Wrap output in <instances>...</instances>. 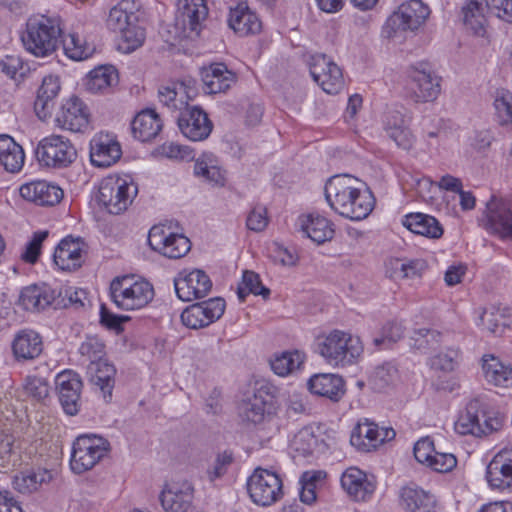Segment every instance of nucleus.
<instances>
[{"mask_svg":"<svg viewBox=\"0 0 512 512\" xmlns=\"http://www.w3.org/2000/svg\"><path fill=\"white\" fill-rule=\"evenodd\" d=\"M25 154L22 147L7 135H0V163L11 173L18 172L24 164Z\"/></svg>","mask_w":512,"mask_h":512,"instance_id":"39","label":"nucleus"},{"mask_svg":"<svg viewBox=\"0 0 512 512\" xmlns=\"http://www.w3.org/2000/svg\"><path fill=\"white\" fill-rule=\"evenodd\" d=\"M61 35L58 16L34 15L27 20L21 40L28 52L36 57H46L56 51Z\"/></svg>","mask_w":512,"mask_h":512,"instance_id":"1","label":"nucleus"},{"mask_svg":"<svg viewBox=\"0 0 512 512\" xmlns=\"http://www.w3.org/2000/svg\"><path fill=\"white\" fill-rule=\"evenodd\" d=\"M411 97L415 102L434 101L440 94L439 78L426 69L413 68L410 72Z\"/></svg>","mask_w":512,"mask_h":512,"instance_id":"25","label":"nucleus"},{"mask_svg":"<svg viewBox=\"0 0 512 512\" xmlns=\"http://www.w3.org/2000/svg\"><path fill=\"white\" fill-rule=\"evenodd\" d=\"M301 230L317 244L331 240L334 235L332 224L326 218L314 214L301 219Z\"/></svg>","mask_w":512,"mask_h":512,"instance_id":"40","label":"nucleus"},{"mask_svg":"<svg viewBox=\"0 0 512 512\" xmlns=\"http://www.w3.org/2000/svg\"><path fill=\"white\" fill-rule=\"evenodd\" d=\"M193 499L194 489L188 481L166 483L159 494V501L165 512H188Z\"/></svg>","mask_w":512,"mask_h":512,"instance_id":"17","label":"nucleus"},{"mask_svg":"<svg viewBox=\"0 0 512 512\" xmlns=\"http://www.w3.org/2000/svg\"><path fill=\"white\" fill-rule=\"evenodd\" d=\"M200 308L201 307L195 303L183 310L181 313V321L186 327L200 329L208 326L207 321L202 317V310H200Z\"/></svg>","mask_w":512,"mask_h":512,"instance_id":"64","label":"nucleus"},{"mask_svg":"<svg viewBox=\"0 0 512 512\" xmlns=\"http://www.w3.org/2000/svg\"><path fill=\"white\" fill-rule=\"evenodd\" d=\"M228 25L240 36L255 34L261 29V22L247 3L241 2L230 9Z\"/></svg>","mask_w":512,"mask_h":512,"instance_id":"32","label":"nucleus"},{"mask_svg":"<svg viewBox=\"0 0 512 512\" xmlns=\"http://www.w3.org/2000/svg\"><path fill=\"white\" fill-rule=\"evenodd\" d=\"M486 479L492 489L512 491V448H503L492 458Z\"/></svg>","mask_w":512,"mask_h":512,"instance_id":"18","label":"nucleus"},{"mask_svg":"<svg viewBox=\"0 0 512 512\" xmlns=\"http://www.w3.org/2000/svg\"><path fill=\"white\" fill-rule=\"evenodd\" d=\"M119 36V49L125 53H130L140 46L145 40L144 29L132 22L131 25L121 31Z\"/></svg>","mask_w":512,"mask_h":512,"instance_id":"53","label":"nucleus"},{"mask_svg":"<svg viewBox=\"0 0 512 512\" xmlns=\"http://www.w3.org/2000/svg\"><path fill=\"white\" fill-rule=\"evenodd\" d=\"M137 193L138 186L132 179L107 177L100 183L97 201L108 213L120 215L129 208Z\"/></svg>","mask_w":512,"mask_h":512,"instance_id":"5","label":"nucleus"},{"mask_svg":"<svg viewBox=\"0 0 512 512\" xmlns=\"http://www.w3.org/2000/svg\"><path fill=\"white\" fill-rule=\"evenodd\" d=\"M60 90L61 85L58 76L47 75L43 77L34 101V110L39 119L45 120L51 116Z\"/></svg>","mask_w":512,"mask_h":512,"instance_id":"30","label":"nucleus"},{"mask_svg":"<svg viewBox=\"0 0 512 512\" xmlns=\"http://www.w3.org/2000/svg\"><path fill=\"white\" fill-rule=\"evenodd\" d=\"M351 336L334 330L327 336L317 338V352L331 365H344Z\"/></svg>","mask_w":512,"mask_h":512,"instance_id":"24","label":"nucleus"},{"mask_svg":"<svg viewBox=\"0 0 512 512\" xmlns=\"http://www.w3.org/2000/svg\"><path fill=\"white\" fill-rule=\"evenodd\" d=\"M376 199L370 187L354 177V221L367 218L375 207Z\"/></svg>","mask_w":512,"mask_h":512,"instance_id":"44","label":"nucleus"},{"mask_svg":"<svg viewBox=\"0 0 512 512\" xmlns=\"http://www.w3.org/2000/svg\"><path fill=\"white\" fill-rule=\"evenodd\" d=\"M35 155L41 166L62 169L76 160L77 151L68 138L53 134L39 141Z\"/></svg>","mask_w":512,"mask_h":512,"instance_id":"8","label":"nucleus"},{"mask_svg":"<svg viewBox=\"0 0 512 512\" xmlns=\"http://www.w3.org/2000/svg\"><path fill=\"white\" fill-rule=\"evenodd\" d=\"M325 198L338 215L352 219V176H332L325 185Z\"/></svg>","mask_w":512,"mask_h":512,"instance_id":"12","label":"nucleus"},{"mask_svg":"<svg viewBox=\"0 0 512 512\" xmlns=\"http://www.w3.org/2000/svg\"><path fill=\"white\" fill-rule=\"evenodd\" d=\"M84 245V242L79 238L74 239L69 236L62 239L53 255L54 263L63 271L78 269L83 262Z\"/></svg>","mask_w":512,"mask_h":512,"instance_id":"29","label":"nucleus"},{"mask_svg":"<svg viewBox=\"0 0 512 512\" xmlns=\"http://www.w3.org/2000/svg\"><path fill=\"white\" fill-rule=\"evenodd\" d=\"M459 356L460 352L458 349H449L432 357L430 365L433 369L451 372L456 368Z\"/></svg>","mask_w":512,"mask_h":512,"instance_id":"60","label":"nucleus"},{"mask_svg":"<svg viewBox=\"0 0 512 512\" xmlns=\"http://www.w3.org/2000/svg\"><path fill=\"white\" fill-rule=\"evenodd\" d=\"M304 355L299 351L283 352L276 356L271 362V368L275 374L286 376L300 368L304 362Z\"/></svg>","mask_w":512,"mask_h":512,"instance_id":"51","label":"nucleus"},{"mask_svg":"<svg viewBox=\"0 0 512 512\" xmlns=\"http://www.w3.org/2000/svg\"><path fill=\"white\" fill-rule=\"evenodd\" d=\"M396 432L392 427H379L375 422L364 419L354 427V447L361 452L376 450L385 442L393 440Z\"/></svg>","mask_w":512,"mask_h":512,"instance_id":"15","label":"nucleus"},{"mask_svg":"<svg viewBox=\"0 0 512 512\" xmlns=\"http://www.w3.org/2000/svg\"><path fill=\"white\" fill-rule=\"evenodd\" d=\"M397 379V367L390 362H386L377 366L369 375L368 384L373 391L384 392L389 387L393 386Z\"/></svg>","mask_w":512,"mask_h":512,"instance_id":"47","label":"nucleus"},{"mask_svg":"<svg viewBox=\"0 0 512 512\" xmlns=\"http://www.w3.org/2000/svg\"><path fill=\"white\" fill-rule=\"evenodd\" d=\"M403 226L411 232L431 239H438L443 235V227L433 216L424 213H411L404 216Z\"/></svg>","mask_w":512,"mask_h":512,"instance_id":"37","label":"nucleus"},{"mask_svg":"<svg viewBox=\"0 0 512 512\" xmlns=\"http://www.w3.org/2000/svg\"><path fill=\"white\" fill-rule=\"evenodd\" d=\"M148 243L153 250L171 259H179L191 249V242L186 236L166 233L162 227L157 226L150 229Z\"/></svg>","mask_w":512,"mask_h":512,"instance_id":"14","label":"nucleus"},{"mask_svg":"<svg viewBox=\"0 0 512 512\" xmlns=\"http://www.w3.org/2000/svg\"><path fill=\"white\" fill-rule=\"evenodd\" d=\"M313 80L328 94H334L342 84L340 68L323 54L311 55L308 60Z\"/></svg>","mask_w":512,"mask_h":512,"instance_id":"16","label":"nucleus"},{"mask_svg":"<svg viewBox=\"0 0 512 512\" xmlns=\"http://www.w3.org/2000/svg\"><path fill=\"white\" fill-rule=\"evenodd\" d=\"M18 304L26 311L40 312L49 307L53 309L66 308V297L62 291L53 289L47 284H32L24 287L19 295Z\"/></svg>","mask_w":512,"mask_h":512,"instance_id":"11","label":"nucleus"},{"mask_svg":"<svg viewBox=\"0 0 512 512\" xmlns=\"http://www.w3.org/2000/svg\"><path fill=\"white\" fill-rule=\"evenodd\" d=\"M485 10L487 8L484 0H469L462 8L464 25L477 36H483L485 33Z\"/></svg>","mask_w":512,"mask_h":512,"instance_id":"43","label":"nucleus"},{"mask_svg":"<svg viewBox=\"0 0 512 512\" xmlns=\"http://www.w3.org/2000/svg\"><path fill=\"white\" fill-rule=\"evenodd\" d=\"M504 418L498 412L488 410L479 398L471 400L455 423V431L460 435L486 436L499 431Z\"/></svg>","mask_w":512,"mask_h":512,"instance_id":"2","label":"nucleus"},{"mask_svg":"<svg viewBox=\"0 0 512 512\" xmlns=\"http://www.w3.org/2000/svg\"><path fill=\"white\" fill-rule=\"evenodd\" d=\"M261 295L267 298L270 290L266 288L257 273L246 270L243 272L242 281L238 286L237 295L241 302H244L248 294Z\"/></svg>","mask_w":512,"mask_h":512,"instance_id":"50","label":"nucleus"},{"mask_svg":"<svg viewBox=\"0 0 512 512\" xmlns=\"http://www.w3.org/2000/svg\"><path fill=\"white\" fill-rule=\"evenodd\" d=\"M399 498L400 505L406 512H437L435 496L415 484L403 486Z\"/></svg>","mask_w":512,"mask_h":512,"instance_id":"27","label":"nucleus"},{"mask_svg":"<svg viewBox=\"0 0 512 512\" xmlns=\"http://www.w3.org/2000/svg\"><path fill=\"white\" fill-rule=\"evenodd\" d=\"M197 305L201 307L202 317L207 321L208 326L218 320L225 311V301L219 297L198 302Z\"/></svg>","mask_w":512,"mask_h":512,"instance_id":"59","label":"nucleus"},{"mask_svg":"<svg viewBox=\"0 0 512 512\" xmlns=\"http://www.w3.org/2000/svg\"><path fill=\"white\" fill-rule=\"evenodd\" d=\"M23 387L25 393L37 401H43L49 395V385L44 378L27 376Z\"/></svg>","mask_w":512,"mask_h":512,"instance_id":"61","label":"nucleus"},{"mask_svg":"<svg viewBox=\"0 0 512 512\" xmlns=\"http://www.w3.org/2000/svg\"><path fill=\"white\" fill-rule=\"evenodd\" d=\"M203 91L206 94L226 92L236 82V75L223 63H214L200 71Z\"/></svg>","mask_w":512,"mask_h":512,"instance_id":"28","label":"nucleus"},{"mask_svg":"<svg viewBox=\"0 0 512 512\" xmlns=\"http://www.w3.org/2000/svg\"><path fill=\"white\" fill-rule=\"evenodd\" d=\"M48 231H38L33 234L31 241L26 244L25 250L21 255L23 261L34 264L40 255L43 241L48 237Z\"/></svg>","mask_w":512,"mask_h":512,"instance_id":"62","label":"nucleus"},{"mask_svg":"<svg viewBox=\"0 0 512 512\" xmlns=\"http://www.w3.org/2000/svg\"><path fill=\"white\" fill-rule=\"evenodd\" d=\"M481 322L489 332L502 335L509 326V317L505 315L504 310L501 311L500 308L491 307L484 310L481 315Z\"/></svg>","mask_w":512,"mask_h":512,"instance_id":"54","label":"nucleus"},{"mask_svg":"<svg viewBox=\"0 0 512 512\" xmlns=\"http://www.w3.org/2000/svg\"><path fill=\"white\" fill-rule=\"evenodd\" d=\"M56 388L60 404L67 415L74 416L80 409L82 381L78 374L63 371L56 376Z\"/></svg>","mask_w":512,"mask_h":512,"instance_id":"19","label":"nucleus"},{"mask_svg":"<svg viewBox=\"0 0 512 512\" xmlns=\"http://www.w3.org/2000/svg\"><path fill=\"white\" fill-rule=\"evenodd\" d=\"M308 389L311 393L338 401L344 394V381L330 373L315 374L308 381Z\"/></svg>","mask_w":512,"mask_h":512,"instance_id":"34","label":"nucleus"},{"mask_svg":"<svg viewBox=\"0 0 512 512\" xmlns=\"http://www.w3.org/2000/svg\"><path fill=\"white\" fill-rule=\"evenodd\" d=\"M162 127V120L153 109L142 110L131 123L134 138L142 142L154 139L162 130Z\"/></svg>","mask_w":512,"mask_h":512,"instance_id":"35","label":"nucleus"},{"mask_svg":"<svg viewBox=\"0 0 512 512\" xmlns=\"http://www.w3.org/2000/svg\"><path fill=\"white\" fill-rule=\"evenodd\" d=\"M110 450L105 438L91 434L81 435L73 443L70 466L74 473L81 474L92 469Z\"/></svg>","mask_w":512,"mask_h":512,"instance_id":"7","label":"nucleus"},{"mask_svg":"<svg viewBox=\"0 0 512 512\" xmlns=\"http://www.w3.org/2000/svg\"><path fill=\"white\" fill-rule=\"evenodd\" d=\"M20 195L39 206H54L63 199L64 192L59 186L50 182L35 181L22 185Z\"/></svg>","mask_w":512,"mask_h":512,"instance_id":"26","label":"nucleus"},{"mask_svg":"<svg viewBox=\"0 0 512 512\" xmlns=\"http://www.w3.org/2000/svg\"><path fill=\"white\" fill-rule=\"evenodd\" d=\"M181 133L191 141H203L209 137L213 123L208 114L199 106H187L177 115Z\"/></svg>","mask_w":512,"mask_h":512,"instance_id":"13","label":"nucleus"},{"mask_svg":"<svg viewBox=\"0 0 512 512\" xmlns=\"http://www.w3.org/2000/svg\"><path fill=\"white\" fill-rule=\"evenodd\" d=\"M62 43L67 57L76 61L87 59L94 51V48L89 46L77 33L67 35L63 38Z\"/></svg>","mask_w":512,"mask_h":512,"instance_id":"52","label":"nucleus"},{"mask_svg":"<svg viewBox=\"0 0 512 512\" xmlns=\"http://www.w3.org/2000/svg\"><path fill=\"white\" fill-rule=\"evenodd\" d=\"M54 122L60 129L81 132L88 126V113L85 105L76 96L68 98L61 104Z\"/></svg>","mask_w":512,"mask_h":512,"instance_id":"20","label":"nucleus"},{"mask_svg":"<svg viewBox=\"0 0 512 512\" xmlns=\"http://www.w3.org/2000/svg\"><path fill=\"white\" fill-rule=\"evenodd\" d=\"M487 12L508 23H512V0H484Z\"/></svg>","mask_w":512,"mask_h":512,"instance_id":"63","label":"nucleus"},{"mask_svg":"<svg viewBox=\"0 0 512 512\" xmlns=\"http://www.w3.org/2000/svg\"><path fill=\"white\" fill-rule=\"evenodd\" d=\"M291 447L298 455L308 457L322 452L326 443L314 433L312 427H304L294 436Z\"/></svg>","mask_w":512,"mask_h":512,"instance_id":"42","label":"nucleus"},{"mask_svg":"<svg viewBox=\"0 0 512 512\" xmlns=\"http://www.w3.org/2000/svg\"><path fill=\"white\" fill-rule=\"evenodd\" d=\"M403 334L404 329L401 323L396 321H389L383 326L381 336L374 338L373 342L377 347L382 345L389 347L391 344L400 340Z\"/></svg>","mask_w":512,"mask_h":512,"instance_id":"58","label":"nucleus"},{"mask_svg":"<svg viewBox=\"0 0 512 512\" xmlns=\"http://www.w3.org/2000/svg\"><path fill=\"white\" fill-rule=\"evenodd\" d=\"M479 222L488 233L502 240L512 239V199L491 195Z\"/></svg>","mask_w":512,"mask_h":512,"instance_id":"6","label":"nucleus"},{"mask_svg":"<svg viewBox=\"0 0 512 512\" xmlns=\"http://www.w3.org/2000/svg\"><path fill=\"white\" fill-rule=\"evenodd\" d=\"M121 155L119 142L110 134H96L90 141V160L96 167H110L121 158Z\"/></svg>","mask_w":512,"mask_h":512,"instance_id":"22","label":"nucleus"},{"mask_svg":"<svg viewBox=\"0 0 512 512\" xmlns=\"http://www.w3.org/2000/svg\"><path fill=\"white\" fill-rule=\"evenodd\" d=\"M430 15L429 7L421 0L402 3L386 20L382 33L386 38H402L405 32L418 30Z\"/></svg>","mask_w":512,"mask_h":512,"instance_id":"4","label":"nucleus"},{"mask_svg":"<svg viewBox=\"0 0 512 512\" xmlns=\"http://www.w3.org/2000/svg\"><path fill=\"white\" fill-rule=\"evenodd\" d=\"M194 83L193 80H187L171 86L160 87L158 90L159 102L167 111L180 114L189 106L188 101L196 95Z\"/></svg>","mask_w":512,"mask_h":512,"instance_id":"23","label":"nucleus"},{"mask_svg":"<svg viewBox=\"0 0 512 512\" xmlns=\"http://www.w3.org/2000/svg\"><path fill=\"white\" fill-rule=\"evenodd\" d=\"M484 376L495 386H512V366L502 362L494 355H484L482 358Z\"/></svg>","mask_w":512,"mask_h":512,"instance_id":"38","label":"nucleus"},{"mask_svg":"<svg viewBox=\"0 0 512 512\" xmlns=\"http://www.w3.org/2000/svg\"><path fill=\"white\" fill-rule=\"evenodd\" d=\"M278 389L270 383H263L254 394L239 405L240 416L251 423L259 424L276 413V394Z\"/></svg>","mask_w":512,"mask_h":512,"instance_id":"9","label":"nucleus"},{"mask_svg":"<svg viewBox=\"0 0 512 512\" xmlns=\"http://www.w3.org/2000/svg\"><path fill=\"white\" fill-rule=\"evenodd\" d=\"M130 4L129 0H122L110 10L107 19V26L110 30L120 33L132 22L138 21V16L133 11L128 10Z\"/></svg>","mask_w":512,"mask_h":512,"instance_id":"48","label":"nucleus"},{"mask_svg":"<svg viewBox=\"0 0 512 512\" xmlns=\"http://www.w3.org/2000/svg\"><path fill=\"white\" fill-rule=\"evenodd\" d=\"M177 7L184 28H188L198 34L203 21H205L208 16L207 1L178 0Z\"/></svg>","mask_w":512,"mask_h":512,"instance_id":"33","label":"nucleus"},{"mask_svg":"<svg viewBox=\"0 0 512 512\" xmlns=\"http://www.w3.org/2000/svg\"><path fill=\"white\" fill-rule=\"evenodd\" d=\"M50 479L51 474L47 470L24 471L14 476L12 485L19 493L30 494Z\"/></svg>","mask_w":512,"mask_h":512,"instance_id":"46","label":"nucleus"},{"mask_svg":"<svg viewBox=\"0 0 512 512\" xmlns=\"http://www.w3.org/2000/svg\"><path fill=\"white\" fill-rule=\"evenodd\" d=\"M194 173L205 178L208 182L223 186L225 184L224 171L215 165H209L204 160H197L194 165Z\"/></svg>","mask_w":512,"mask_h":512,"instance_id":"57","label":"nucleus"},{"mask_svg":"<svg viewBox=\"0 0 512 512\" xmlns=\"http://www.w3.org/2000/svg\"><path fill=\"white\" fill-rule=\"evenodd\" d=\"M327 472L325 470H308L299 478L300 500L304 504L312 505L317 500V490L326 484Z\"/></svg>","mask_w":512,"mask_h":512,"instance_id":"41","label":"nucleus"},{"mask_svg":"<svg viewBox=\"0 0 512 512\" xmlns=\"http://www.w3.org/2000/svg\"><path fill=\"white\" fill-rule=\"evenodd\" d=\"M440 333L431 329H418L415 330L411 336L410 346L418 351L426 352L434 348V345L439 342Z\"/></svg>","mask_w":512,"mask_h":512,"instance_id":"56","label":"nucleus"},{"mask_svg":"<svg viewBox=\"0 0 512 512\" xmlns=\"http://www.w3.org/2000/svg\"><path fill=\"white\" fill-rule=\"evenodd\" d=\"M43 351L41 336L34 330L19 331L12 341V352L18 362L33 360Z\"/></svg>","mask_w":512,"mask_h":512,"instance_id":"31","label":"nucleus"},{"mask_svg":"<svg viewBox=\"0 0 512 512\" xmlns=\"http://www.w3.org/2000/svg\"><path fill=\"white\" fill-rule=\"evenodd\" d=\"M174 286L178 298L189 302L205 297L212 288V282L204 271L195 269L184 277L176 278Z\"/></svg>","mask_w":512,"mask_h":512,"instance_id":"21","label":"nucleus"},{"mask_svg":"<svg viewBox=\"0 0 512 512\" xmlns=\"http://www.w3.org/2000/svg\"><path fill=\"white\" fill-rule=\"evenodd\" d=\"M376 477L354 467V502H368L376 490Z\"/></svg>","mask_w":512,"mask_h":512,"instance_id":"49","label":"nucleus"},{"mask_svg":"<svg viewBox=\"0 0 512 512\" xmlns=\"http://www.w3.org/2000/svg\"><path fill=\"white\" fill-rule=\"evenodd\" d=\"M247 490L251 500L263 507L270 506L283 496V483L275 472L256 468L248 478Z\"/></svg>","mask_w":512,"mask_h":512,"instance_id":"10","label":"nucleus"},{"mask_svg":"<svg viewBox=\"0 0 512 512\" xmlns=\"http://www.w3.org/2000/svg\"><path fill=\"white\" fill-rule=\"evenodd\" d=\"M118 83L117 70L111 65L99 66L88 74L87 89L93 93L104 92Z\"/></svg>","mask_w":512,"mask_h":512,"instance_id":"45","label":"nucleus"},{"mask_svg":"<svg viewBox=\"0 0 512 512\" xmlns=\"http://www.w3.org/2000/svg\"><path fill=\"white\" fill-rule=\"evenodd\" d=\"M91 382L103 392L104 399L109 401L115 383L116 369L106 359L92 360L88 366Z\"/></svg>","mask_w":512,"mask_h":512,"instance_id":"36","label":"nucleus"},{"mask_svg":"<svg viewBox=\"0 0 512 512\" xmlns=\"http://www.w3.org/2000/svg\"><path fill=\"white\" fill-rule=\"evenodd\" d=\"M496 117L501 125L512 124V93L508 90H497L494 99Z\"/></svg>","mask_w":512,"mask_h":512,"instance_id":"55","label":"nucleus"},{"mask_svg":"<svg viewBox=\"0 0 512 512\" xmlns=\"http://www.w3.org/2000/svg\"><path fill=\"white\" fill-rule=\"evenodd\" d=\"M154 297L152 285L135 281L133 277H116L110 284V298L117 308L125 311L145 307Z\"/></svg>","mask_w":512,"mask_h":512,"instance_id":"3","label":"nucleus"}]
</instances>
